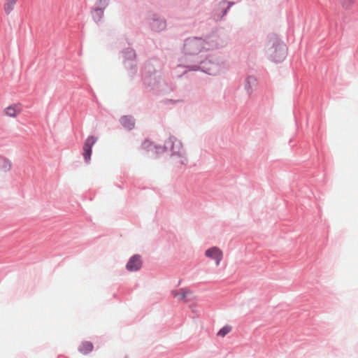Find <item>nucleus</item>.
Listing matches in <instances>:
<instances>
[{"mask_svg": "<svg viewBox=\"0 0 358 358\" xmlns=\"http://www.w3.org/2000/svg\"><path fill=\"white\" fill-rule=\"evenodd\" d=\"M206 42L201 37H189L184 41L182 53L180 59L179 66L185 68L189 71L191 66L196 64L203 56L200 53L207 50Z\"/></svg>", "mask_w": 358, "mask_h": 358, "instance_id": "obj_1", "label": "nucleus"}, {"mask_svg": "<svg viewBox=\"0 0 358 358\" xmlns=\"http://www.w3.org/2000/svg\"><path fill=\"white\" fill-rule=\"evenodd\" d=\"M227 67L224 59L217 55H209L202 57L196 64L191 66L189 71H201L210 76H217Z\"/></svg>", "mask_w": 358, "mask_h": 358, "instance_id": "obj_2", "label": "nucleus"}, {"mask_svg": "<svg viewBox=\"0 0 358 358\" xmlns=\"http://www.w3.org/2000/svg\"><path fill=\"white\" fill-rule=\"evenodd\" d=\"M142 80L145 87L149 91H158L162 81L161 72L157 70L152 61L144 64L142 71Z\"/></svg>", "mask_w": 358, "mask_h": 358, "instance_id": "obj_3", "label": "nucleus"}, {"mask_svg": "<svg viewBox=\"0 0 358 358\" xmlns=\"http://www.w3.org/2000/svg\"><path fill=\"white\" fill-rule=\"evenodd\" d=\"M268 56L275 62L282 61L287 55V47L277 38L271 39L266 45Z\"/></svg>", "mask_w": 358, "mask_h": 358, "instance_id": "obj_4", "label": "nucleus"}, {"mask_svg": "<svg viewBox=\"0 0 358 358\" xmlns=\"http://www.w3.org/2000/svg\"><path fill=\"white\" fill-rule=\"evenodd\" d=\"M145 22L153 32H161L166 28V20L159 13L149 12L145 17Z\"/></svg>", "mask_w": 358, "mask_h": 358, "instance_id": "obj_5", "label": "nucleus"}, {"mask_svg": "<svg viewBox=\"0 0 358 358\" xmlns=\"http://www.w3.org/2000/svg\"><path fill=\"white\" fill-rule=\"evenodd\" d=\"M122 53L124 66L129 70L130 76L134 77L137 71L136 51L131 48H127L122 50Z\"/></svg>", "mask_w": 358, "mask_h": 358, "instance_id": "obj_6", "label": "nucleus"}, {"mask_svg": "<svg viewBox=\"0 0 358 358\" xmlns=\"http://www.w3.org/2000/svg\"><path fill=\"white\" fill-rule=\"evenodd\" d=\"M234 4L233 1L222 0L220 1L214 8L212 12V17L215 21H221L227 14L231 6Z\"/></svg>", "mask_w": 358, "mask_h": 358, "instance_id": "obj_7", "label": "nucleus"}, {"mask_svg": "<svg viewBox=\"0 0 358 358\" xmlns=\"http://www.w3.org/2000/svg\"><path fill=\"white\" fill-rule=\"evenodd\" d=\"M166 144L168 145V148L170 147L171 155L172 157L176 156L180 158L183 157L185 151L182 148V144L175 136H171L167 141H166Z\"/></svg>", "mask_w": 358, "mask_h": 358, "instance_id": "obj_8", "label": "nucleus"}, {"mask_svg": "<svg viewBox=\"0 0 358 358\" xmlns=\"http://www.w3.org/2000/svg\"><path fill=\"white\" fill-rule=\"evenodd\" d=\"M143 266V262L140 255L136 254L132 255L126 264V269L130 272H136L139 271Z\"/></svg>", "mask_w": 358, "mask_h": 358, "instance_id": "obj_9", "label": "nucleus"}, {"mask_svg": "<svg viewBox=\"0 0 358 358\" xmlns=\"http://www.w3.org/2000/svg\"><path fill=\"white\" fill-rule=\"evenodd\" d=\"M205 255L208 258L214 260L217 266L220 264V262L223 259L222 251L218 247L216 246H213L207 249L205 252Z\"/></svg>", "mask_w": 358, "mask_h": 358, "instance_id": "obj_10", "label": "nucleus"}, {"mask_svg": "<svg viewBox=\"0 0 358 358\" xmlns=\"http://www.w3.org/2000/svg\"><path fill=\"white\" fill-rule=\"evenodd\" d=\"M120 122L122 126L131 131L135 127V119L131 115H123L120 117Z\"/></svg>", "mask_w": 358, "mask_h": 358, "instance_id": "obj_11", "label": "nucleus"}, {"mask_svg": "<svg viewBox=\"0 0 358 358\" xmlns=\"http://www.w3.org/2000/svg\"><path fill=\"white\" fill-rule=\"evenodd\" d=\"M22 110L20 104H13L5 108L4 111L6 115L12 117H16Z\"/></svg>", "mask_w": 358, "mask_h": 358, "instance_id": "obj_12", "label": "nucleus"}, {"mask_svg": "<svg viewBox=\"0 0 358 358\" xmlns=\"http://www.w3.org/2000/svg\"><path fill=\"white\" fill-rule=\"evenodd\" d=\"M93 344L90 341H83L78 348V351L83 354L87 355L93 350Z\"/></svg>", "mask_w": 358, "mask_h": 358, "instance_id": "obj_13", "label": "nucleus"}, {"mask_svg": "<svg viewBox=\"0 0 358 358\" xmlns=\"http://www.w3.org/2000/svg\"><path fill=\"white\" fill-rule=\"evenodd\" d=\"M91 13L93 20L96 23H98L102 20L104 11H103L101 9H99L98 8H93Z\"/></svg>", "mask_w": 358, "mask_h": 358, "instance_id": "obj_14", "label": "nucleus"}, {"mask_svg": "<svg viewBox=\"0 0 358 358\" xmlns=\"http://www.w3.org/2000/svg\"><path fill=\"white\" fill-rule=\"evenodd\" d=\"M11 169V162L8 159L2 157L0 160V169L6 172Z\"/></svg>", "mask_w": 358, "mask_h": 358, "instance_id": "obj_15", "label": "nucleus"}, {"mask_svg": "<svg viewBox=\"0 0 358 358\" xmlns=\"http://www.w3.org/2000/svg\"><path fill=\"white\" fill-rule=\"evenodd\" d=\"M83 155L84 157V160L86 164H89L90 162V159H91L92 148L83 147Z\"/></svg>", "mask_w": 358, "mask_h": 358, "instance_id": "obj_16", "label": "nucleus"}, {"mask_svg": "<svg viewBox=\"0 0 358 358\" xmlns=\"http://www.w3.org/2000/svg\"><path fill=\"white\" fill-rule=\"evenodd\" d=\"M97 137L94 136H89L84 142L83 147L92 148L93 145L97 141Z\"/></svg>", "mask_w": 358, "mask_h": 358, "instance_id": "obj_17", "label": "nucleus"}, {"mask_svg": "<svg viewBox=\"0 0 358 358\" xmlns=\"http://www.w3.org/2000/svg\"><path fill=\"white\" fill-rule=\"evenodd\" d=\"M110 1V0H97L94 8H98L104 11L106 8L109 5Z\"/></svg>", "mask_w": 358, "mask_h": 358, "instance_id": "obj_18", "label": "nucleus"}, {"mask_svg": "<svg viewBox=\"0 0 358 358\" xmlns=\"http://www.w3.org/2000/svg\"><path fill=\"white\" fill-rule=\"evenodd\" d=\"M154 145H155V144H154L153 142L146 139L143 142L141 147L147 151H154Z\"/></svg>", "mask_w": 358, "mask_h": 358, "instance_id": "obj_19", "label": "nucleus"}, {"mask_svg": "<svg viewBox=\"0 0 358 358\" xmlns=\"http://www.w3.org/2000/svg\"><path fill=\"white\" fill-rule=\"evenodd\" d=\"M232 329V327L230 325H225L223 327H222L219 331L217 332V335L218 336L224 337L227 334H228Z\"/></svg>", "mask_w": 358, "mask_h": 358, "instance_id": "obj_20", "label": "nucleus"}, {"mask_svg": "<svg viewBox=\"0 0 358 358\" xmlns=\"http://www.w3.org/2000/svg\"><path fill=\"white\" fill-rule=\"evenodd\" d=\"M168 149V145L165 143L164 145H154V150L157 154H162Z\"/></svg>", "mask_w": 358, "mask_h": 358, "instance_id": "obj_21", "label": "nucleus"}, {"mask_svg": "<svg viewBox=\"0 0 358 358\" xmlns=\"http://www.w3.org/2000/svg\"><path fill=\"white\" fill-rule=\"evenodd\" d=\"M172 293L174 295V296L178 297V300L180 301L184 300L186 298L187 292L185 291V289H182L181 293H178L176 291H173Z\"/></svg>", "mask_w": 358, "mask_h": 358, "instance_id": "obj_22", "label": "nucleus"}, {"mask_svg": "<svg viewBox=\"0 0 358 358\" xmlns=\"http://www.w3.org/2000/svg\"><path fill=\"white\" fill-rule=\"evenodd\" d=\"M343 7L348 9L350 8L355 2L356 0H339Z\"/></svg>", "mask_w": 358, "mask_h": 358, "instance_id": "obj_23", "label": "nucleus"}, {"mask_svg": "<svg viewBox=\"0 0 358 358\" xmlns=\"http://www.w3.org/2000/svg\"><path fill=\"white\" fill-rule=\"evenodd\" d=\"M13 6L8 3L6 2L4 4V10L5 13L8 15L13 10Z\"/></svg>", "mask_w": 358, "mask_h": 358, "instance_id": "obj_24", "label": "nucleus"}, {"mask_svg": "<svg viewBox=\"0 0 358 358\" xmlns=\"http://www.w3.org/2000/svg\"><path fill=\"white\" fill-rule=\"evenodd\" d=\"M181 164L185 165L187 164V159L185 157V155H183V157L181 158L180 161Z\"/></svg>", "mask_w": 358, "mask_h": 358, "instance_id": "obj_25", "label": "nucleus"}, {"mask_svg": "<svg viewBox=\"0 0 358 358\" xmlns=\"http://www.w3.org/2000/svg\"><path fill=\"white\" fill-rule=\"evenodd\" d=\"M16 1H17V0H6V2L8 3L9 4L12 5L13 6H14Z\"/></svg>", "mask_w": 358, "mask_h": 358, "instance_id": "obj_26", "label": "nucleus"}, {"mask_svg": "<svg viewBox=\"0 0 358 358\" xmlns=\"http://www.w3.org/2000/svg\"><path fill=\"white\" fill-rule=\"evenodd\" d=\"M125 358H127V357H125Z\"/></svg>", "mask_w": 358, "mask_h": 358, "instance_id": "obj_27", "label": "nucleus"}]
</instances>
